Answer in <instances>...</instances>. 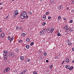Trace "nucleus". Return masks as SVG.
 <instances>
[{"label": "nucleus", "mask_w": 74, "mask_h": 74, "mask_svg": "<svg viewBox=\"0 0 74 74\" xmlns=\"http://www.w3.org/2000/svg\"><path fill=\"white\" fill-rule=\"evenodd\" d=\"M26 35V34L23 33H22L21 34V36H25Z\"/></svg>", "instance_id": "2eb2a0df"}, {"label": "nucleus", "mask_w": 74, "mask_h": 74, "mask_svg": "<svg viewBox=\"0 0 74 74\" xmlns=\"http://www.w3.org/2000/svg\"><path fill=\"white\" fill-rule=\"evenodd\" d=\"M70 23H73V21L72 20H70Z\"/></svg>", "instance_id": "c756f323"}, {"label": "nucleus", "mask_w": 74, "mask_h": 74, "mask_svg": "<svg viewBox=\"0 0 74 74\" xmlns=\"http://www.w3.org/2000/svg\"><path fill=\"white\" fill-rule=\"evenodd\" d=\"M19 29V26H17L16 27V29Z\"/></svg>", "instance_id": "58836bf2"}, {"label": "nucleus", "mask_w": 74, "mask_h": 74, "mask_svg": "<svg viewBox=\"0 0 74 74\" xmlns=\"http://www.w3.org/2000/svg\"><path fill=\"white\" fill-rule=\"evenodd\" d=\"M68 31H69V30H70V29H69V28H68Z\"/></svg>", "instance_id": "774afa93"}, {"label": "nucleus", "mask_w": 74, "mask_h": 74, "mask_svg": "<svg viewBox=\"0 0 74 74\" xmlns=\"http://www.w3.org/2000/svg\"><path fill=\"white\" fill-rule=\"evenodd\" d=\"M42 33L43 32V33H44V32H45V31H43V30H42Z\"/></svg>", "instance_id": "5fc2aeb1"}, {"label": "nucleus", "mask_w": 74, "mask_h": 74, "mask_svg": "<svg viewBox=\"0 0 74 74\" xmlns=\"http://www.w3.org/2000/svg\"><path fill=\"white\" fill-rule=\"evenodd\" d=\"M72 4H74V1L73 0L72 2Z\"/></svg>", "instance_id": "4c0bfd02"}, {"label": "nucleus", "mask_w": 74, "mask_h": 74, "mask_svg": "<svg viewBox=\"0 0 74 74\" xmlns=\"http://www.w3.org/2000/svg\"><path fill=\"white\" fill-rule=\"evenodd\" d=\"M66 32H69V29H67L66 30Z\"/></svg>", "instance_id": "e2e57ef3"}, {"label": "nucleus", "mask_w": 74, "mask_h": 74, "mask_svg": "<svg viewBox=\"0 0 74 74\" xmlns=\"http://www.w3.org/2000/svg\"><path fill=\"white\" fill-rule=\"evenodd\" d=\"M69 45H70V46L71 45V43H69Z\"/></svg>", "instance_id": "338daca9"}, {"label": "nucleus", "mask_w": 74, "mask_h": 74, "mask_svg": "<svg viewBox=\"0 0 74 74\" xmlns=\"http://www.w3.org/2000/svg\"><path fill=\"white\" fill-rule=\"evenodd\" d=\"M69 68H70V66H68L67 68L66 69H69Z\"/></svg>", "instance_id": "de8ad7c7"}, {"label": "nucleus", "mask_w": 74, "mask_h": 74, "mask_svg": "<svg viewBox=\"0 0 74 74\" xmlns=\"http://www.w3.org/2000/svg\"><path fill=\"white\" fill-rule=\"evenodd\" d=\"M58 9H59V10H61V9H62V6L60 5L59 7H58Z\"/></svg>", "instance_id": "0eeeda50"}, {"label": "nucleus", "mask_w": 74, "mask_h": 74, "mask_svg": "<svg viewBox=\"0 0 74 74\" xmlns=\"http://www.w3.org/2000/svg\"><path fill=\"white\" fill-rule=\"evenodd\" d=\"M1 32H2V30L0 28V33H1Z\"/></svg>", "instance_id": "864d4df0"}, {"label": "nucleus", "mask_w": 74, "mask_h": 74, "mask_svg": "<svg viewBox=\"0 0 74 74\" xmlns=\"http://www.w3.org/2000/svg\"><path fill=\"white\" fill-rule=\"evenodd\" d=\"M72 63H74V60L72 61Z\"/></svg>", "instance_id": "0e129e2a"}, {"label": "nucleus", "mask_w": 74, "mask_h": 74, "mask_svg": "<svg viewBox=\"0 0 74 74\" xmlns=\"http://www.w3.org/2000/svg\"><path fill=\"white\" fill-rule=\"evenodd\" d=\"M9 54L10 55V56H11V55L12 54V52L11 53H9Z\"/></svg>", "instance_id": "603ef678"}, {"label": "nucleus", "mask_w": 74, "mask_h": 74, "mask_svg": "<svg viewBox=\"0 0 74 74\" xmlns=\"http://www.w3.org/2000/svg\"><path fill=\"white\" fill-rule=\"evenodd\" d=\"M4 33L3 32L2 33V34H1L0 35V36H1V38H3V37H4Z\"/></svg>", "instance_id": "7ed1b4c3"}, {"label": "nucleus", "mask_w": 74, "mask_h": 74, "mask_svg": "<svg viewBox=\"0 0 74 74\" xmlns=\"http://www.w3.org/2000/svg\"><path fill=\"white\" fill-rule=\"evenodd\" d=\"M58 58V57L57 56L56 57H55V59H58V58Z\"/></svg>", "instance_id": "4d7b16f0"}, {"label": "nucleus", "mask_w": 74, "mask_h": 74, "mask_svg": "<svg viewBox=\"0 0 74 74\" xmlns=\"http://www.w3.org/2000/svg\"><path fill=\"white\" fill-rule=\"evenodd\" d=\"M51 31L50 33H53V30H54V28H52L51 29H50Z\"/></svg>", "instance_id": "39448f33"}, {"label": "nucleus", "mask_w": 74, "mask_h": 74, "mask_svg": "<svg viewBox=\"0 0 74 74\" xmlns=\"http://www.w3.org/2000/svg\"><path fill=\"white\" fill-rule=\"evenodd\" d=\"M69 7H67V8H66V10H69Z\"/></svg>", "instance_id": "69168bd1"}, {"label": "nucleus", "mask_w": 74, "mask_h": 74, "mask_svg": "<svg viewBox=\"0 0 74 74\" xmlns=\"http://www.w3.org/2000/svg\"><path fill=\"white\" fill-rule=\"evenodd\" d=\"M68 66L67 65L65 66V68H66L67 69V68Z\"/></svg>", "instance_id": "6e6d98bb"}, {"label": "nucleus", "mask_w": 74, "mask_h": 74, "mask_svg": "<svg viewBox=\"0 0 74 74\" xmlns=\"http://www.w3.org/2000/svg\"><path fill=\"white\" fill-rule=\"evenodd\" d=\"M72 50L73 51H74V48H72Z\"/></svg>", "instance_id": "680f3d73"}, {"label": "nucleus", "mask_w": 74, "mask_h": 74, "mask_svg": "<svg viewBox=\"0 0 74 74\" xmlns=\"http://www.w3.org/2000/svg\"><path fill=\"white\" fill-rule=\"evenodd\" d=\"M5 69H6L7 71H10V69L9 67H7Z\"/></svg>", "instance_id": "9d476101"}, {"label": "nucleus", "mask_w": 74, "mask_h": 74, "mask_svg": "<svg viewBox=\"0 0 74 74\" xmlns=\"http://www.w3.org/2000/svg\"><path fill=\"white\" fill-rule=\"evenodd\" d=\"M33 74H37V72L36 71H34L33 73Z\"/></svg>", "instance_id": "4be33fe9"}, {"label": "nucleus", "mask_w": 74, "mask_h": 74, "mask_svg": "<svg viewBox=\"0 0 74 74\" xmlns=\"http://www.w3.org/2000/svg\"><path fill=\"white\" fill-rule=\"evenodd\" d=\"M33 44H34V42H32L31 43L30 45L31 46H32V45H33Z\"/></svg>", "instance_id": "b1692460"}, {"label": "nucleus", "mask_w": 74, "mask_h": 74, "mask_svg": "<svg viewBox=\"0 0 74 74\" xmlns=\"http://www.w3.org/2000/svg\"><path fill=\"white\" fill-rule=\"evenodd\" d=\"M50 3H51H51H52V1H50Z\"/></svg>", "instance_id": "13d9d810"}, {"label": "nucleus", "mask_w": 74, "mask_h": 74, "mask_svg": "<svg viewBox=\"0 0 74 74\" xmlns=\"http://www.w3.org/2000/svg\"><path fill=\"white\" fill-rule=\"evenodd\" d=\"M19 51V49H16L15 51L16 52H18Z\"/></svg>", "instance_id": "5701e85b"}, {"label": "nucleus", "mask_w": 74, "mask_h": 74, "mask_svg": "<svg viewBox=\"0 0 74 74\" xmlns=\"http://www.w3.org/2000/svg\"><path fill=\"white\" fill-rule=\"evenodd\" d=\"M45 24H46V23L43 22L42 23V25H43V26H44V25H45Z\"/></svg>", "instance_id": "6ab92c4d"}, {"label": "nucleus", "mask_w": 74, "mask_h": 74, "mask_svg": "<svg viewBox=\"0 0 74 74\" xmlns=\"http://www.w3.org/2000/svg\"><path fill=\"white\" fill-rule=\"evenodd\" d=\"M74 68V67H73V66H71L69 68V70H73V69Z\"/></svg>", "instance_id": "423d86ee"}, {"label": "nucleus", "mask_w": 74, "mask_h": 74, "mask_svg": "<svg viewBox=\"0 0 74 74\" xmlns=\"http://www.w3.org/2000/svg\"><path fill=\"white\" fill-rule=\"evenodd\" d=\"M46 18H47V16H46L44 15L43 17V19L44 20V19H46Z\"/></svg>", "instance_id": "f8f14e48"}, {"label": "nucleus", "mask_w": 74, "mask_h": 74, "mask_svg": "<svg viewBox=\"0 0 74 74\" xmlns=\"http://www.w3.org/2000/svg\"><path fill=\"white\" fill-rule=\"evenodd\" d=\"M24 73V72L23 71L21 73H20L21 74H23Z\"/></svg>", "instance_id": "052dcab7"}, {"label": "nucleus", "mask_w": 74, "mask_h": 74, "mask_svg": "<svg viewBox=\"0 0 74 74\" xmlns=\"http://www.w3.org/2000/svg\"><path fill=\"white\" fill-rule=\"evenodd\" d=\"M60 35H61V34H60V33H59L57 34V36H60Z\"/></svg>", "instance_id": "a878e982"}, {"label": "nucleus", "mask_w": 74, "mask_h": 74, "mask_svg": "<svg viewBox=\"0 0 74 74\" xmlns=\"http://www.w3.org/2000/svg\"><path fill=\"white\" fill-rule=\"evenodd\" d=\"M10 42H11V41H12L14 40V37H12L11 39H10Z\"/></svg>", "instance_id": "9b49d317"}, {"label": "nucleus", "mask_w": 74, "mask_h": 74, "mask_svg": "<svg viewBox=\"0 0 74 74\" xmlns=\"http://www.w3.org/2000/svg\"><path fill=\"white\" fill-rule=\"evenodd\" d=\"M4 73H6V72H7V70L5 69L4 71Z\"/></svg>", "instance_id": "72a5a7b5"}, {"label": "nucleus", "mask_w": 74, "mask_h": 74, "mask_svg": "<svg viewBox=\"0 0 74 74\" xmlns=\"http://www.w3.org/2000/svg\"><path fill=\"white\" fill-rule=\"evenodd\" d=\"M65 62V61H63L62 62V64H63Z\"/></svg>", "instance_id": "ea45409f"}, {"label": "nucleus", "mask_w": 74, "mask_h": 74, "mask_svg": "<svg viewBox=\"0 0 74 74\" xmlns=\"http://www.w3.org/2000/svg\"><path fill=\"white\" fill-rule=\"evenodd\" d=\"M14 14H15L17 15H18V14H19V13L17 12H14Z\"/></svg>", "instance_id": "aec40b11"}, {"label": "nucleus", "mask_w": 74, "mask_h": 74, "mask_svg": "<svg viewBox=\"0 0 74 74\" xmlns=\"http://www.w3.org/2000/svg\"><path fill=\"white\" fill-rule=\"evenodd\" d=\"M28 13L29 15H31V14H32V13L30 11Z\"/></svg>", "instance_id": "bb28decb"}, {"label": "nucleus", "mask_w": 74, "mask_h": 74, "mask_svg": "<svg viewBox=\"0 0 74 74\" xmlns=\"http://www.w3.org/2000/svg\"><path fill=\"white\" fill-rule=\"evenodd\" d=\"M8 40H11V37H10V36H8Z\"/></svg>", "instance_id": "412c9836"}, {"label": "nucleus", "mask_w": 74, "mask_h": 74, "mask_svg": "<svg viewBox=\"0 0 74 74\" xmlns=\"http://www.w3.org/2000/svg\"><path fill=\"white\" fill-rule=\"evenodd\" d=\"M51 32V29L50 30L49 29H48V31H47V33H50V32Z\"/></svg>", "instance_id": "dca6fc26"}, {"label": "nucleus", "mask_w": 74, "mask_h": 74, "mask_svg": "<svg viewBox=\"0 0 74 74\" xmlns=\"http://www.w3.org/2000/svg\"><path fill=\"white\" fill-rule=\"evenodd\" d=\"M48 19H51V16H49L48 17Z\"/></svg>", "instance_id": "473e14b6"}, {"label": "nucleus", "mask_w": 74, "mask_h": 74, "mask_svg": "<svg viewBox=\"0 0 74 74\" xmlns=\"http://www.w3.org/2000/svg\"><path fill=\"white\" fill-rule=\"evenodd\" d=\"M71 12H74V10H72L71 11Z\"/></svg>", "instance_id": "a18cd8bd"}, {"label": "nucleus", "mask_w": 74, "mask_h": 74, "mask_svg": "<svg viewBox=\"0 0 74 74\" xmlns=\"http://www.w3.org/2000/svg\"><path fill=\"white\" fill-rule=\"evenodd\" d=\"M26 70H25V71H24V73L25 74V73H26Z\"/></svg>", "instance_id": "e433bc0d"}, {"label": "nucleus", "mask_w": 74, "mask_h": 74, "mask_svg": "<svg viewBox=\"0 0 74 74\" xmlns=\"http://www.w3.org/2000/svg\"><path fill=\"white\" fill-rule=\"evenodd\" d=\"M8 63L9 64H10L11 63V62L10 61H8Z\"/></svg>", "instance_id": "09e8293b"}, {"label": "nucleus", "mask_w": 74, "mask_h": 74, "mask_svg": "<svg viewBox=\"0 0 74 74\" xmlns=\"http://www.w3.org/2000/svg\"><path fill=\"white\" fill-rule=\"evenodd\" d=\"M68 27V26L67 25H66L65 26L64 29H67V28Z\"/></svg>", "instance_id": "393cba45"}, {"label": "nucleus", "mask_w": 74, "mask_h": 74, "mask_svg": "<svg viewBox=\"0 0 74 74\" xmlns=\"http://www.w3.org/2000/svg\"><path fill=\"white\" fill-rule=\"evenodd\" d=\"M9 15H8V16H7L5 18V19H7V18H8V16Z\"/></svg>", "instance_id": "79ce46f5"}, {"label": "nucleus", "mask_w": 74, "mask_h": 74, "mask_svg": "<svg viewBox=\"0 0 74 74\" xmlns=\"http://www.w3.org/2000/svg\"><path fill=\"white\" fill-rule=\"evenodd\" d=\"M49 12H47L46 13V15H48V14H49Z\"/></svg>", "instance_id": "cd10ccee"}, {"label": "nucleus", "mask_w": 74, "mask_h": 74, "mask_svg": "<svg viewBox=\"0 0 74 74\" xmlns=\"http://www.w3.org/2000/svg\"><path fill=\"white\" fill-rule=\"evenodd\" d=\"M72 31V32H73V30L72 29H70L69 31L70 32H71Z\"/></svg>", "instance_id": "c85d7f7f"}, {"label": "nucleus", "mask_w": 74, "mask_h": 74, "mask_svg": "<svg viewBox=\"0 0 74 74\" xmlns=\"http://www.w3.org/2000/svg\"><path fill=\"white\" fill-rule=\"evenodd\" d=\"M3 53L7 54L8 53V51H3Z\"/></svg>", "instance_id": "4468645a"}, {"label": "nucleus", "mask_w": 74, "mask_h": 74, "mask_svg": "<svg viewBox=\"0 0 74 74\" xmlns=\"http://www.w3.org/2000/svg\"><path fill=\"white\" fill-rule=\"evenodd\" d=\"M47 55V53H44V55L45 56H46V55Z\"/></svg>", "instance_id": "7c9ffc66"}, {"label": "nucleus", "mask_w": 74, "mask_h": 74, "mask_svg": "<svg viewBox=\"0 0 74 74\" xmlns=\"http://www.w3.org/2000/svg\"><path fill=\"white\" fill-rule=\"evenodd\" d=\"M45 29H46V28H45L43 29L42 30H43V31H45Z\"/></svg>", "instance_id": "3c124183"}, {"label": "nucleus", "mask_w": 74, "mask_h": 74, "mask_svg": "<svg viewBox=\"0 0 74 74\" xmlns=\"http://www.w3.org/2000/svg\"><path fill=\"white\" fill-rule=\"evenodd\" d=\"M66 18H63V20H64V21H67V19H65Z\"/></svg>", "instance_id": "a19ab883"}, {"label": "nucleus", "mask_w": 74, "mask_h": 74, "mask_svg": "<svg viewBox=\"0 0 74 74\" xmlns=\"http://www.w3.org/2000/svg\"><path fill=\"white\" fill-rule=\"evenodd\" d=\"M42 31L40 32V34H43V33H42Z\"/></svg>", "instance_id": "bf43d9fd"}, {"label": "nucleus", "mask_w": 74, "mask_h": 74, "mask_svg": "<svg viewBox=\"0 0 74 74\" xmlns=\"http://www.w3.org/2000/svg\"><path fill=\"white\" fill-rule=\"evenodd\" d=\"M8 54H5L4 56V60H7V58H8Z\"/></svg>", "instance_id": "f03ea898"}, {"label": "nucleus", "mask_w": 74, "mask_h": 74, "mask_svg": "<svg viewBox=\"0 0 74 74\" xmlns=\"http://www.w3.org/2000/svg\"><path fill=\"white\" fill-rule=\"evenodd\" d=\"M27 59V62H30V59H29V58H28Z\"/></svg>", "instance_id": "c9c22d12"}, {"label": "nucleus", "mask_w": 74, "mask_h": 74, "mask_svg": "<svg viewBox=\"0 0 74 74\" xmlns=\"http://www.w3.org/2000/svg\"><path fill=\"white\" fill-rule=\"evenodd\" d=\"M14 12H18V10H16Z\"/></svg>", "instance_id": "c03bdc74"}, {"label": "nucleus", "mask_w": 74, "mask_h": 74, "mask_svg": "<svg viewBox=\"0 0 74 74\" xmlns=\"http://www.w3.org/2000/svg\"><path fill=\"white\" fill-rule=\"evenodd\" d=\"M58 19H61V17L60 16H58Z\"/></svg>", "instance_id": "f704fd0d"}, {"label": "nucleus", "mask_w": 74, "mask_h": 74, "mask_svg": "<svg viewBox=\"0 0 74 74\" xmlns=\"http://www.w3.org/2000/svg\"><path fill=\"white\" fill-rule=\"evenodd\" d=\"M53 67V65H51L50 66V69H52Z\"/></svg>", "instance_id": "2f4dec72"}, {"label": "nucleus", "mask_w": 74, "mask_h": 74, "mask_svg": "<svg viewBox=\"0 0 74 74\" xmlns=\"http://www.w3.org/2000/svg\"><path fill=\"white\" fill-rule=\"evenodd\" d=\"M26 48H27V49H29L30 47H29V45H26Z\"/></svg>", "instance_id": "ddd939ff"}, {"label": "nucleus", "mask_w": 74, "mask_h": 74, "mask_svg": "<svg viewBox=\"0 0 74 74\" xmlns=\"http://www.w3.org/2000/svg\"><path fill=\"white\" fill-rule=\"evenodd\" d=\"M16 15L15 14H14V17H16Z\"/></svg>", "instance_id": "37998d69"}, {"label": "nucleus", "mask_w": 74, "mask_h": 74, "mask_svg": "<svg viewBox=\"0 0 74 74\" xmlns=\"http://www.w3.org/2000/svg\"><path fill=\"white\" fill-rule=\"evenodd\" d=\"M20 17L22 19H24V18H26L27 19L29 18V16L27 15L26 14V12L25 11L21 13L20 15Z\"/></svg>", "instance_id": "f257e3e1"}, {"label": "nucleus", "mask_w": 74, "mask_h": 74, "mask_svg": "<svg viewBox=\"0 0 74 74\" xmlns=\"http://www.w3.org/2000/svg\"><path fill=\"white\" fill-rule=\"evenodd\" d=\"M30 39L29 38H27L26 39V41L27 42H29L30 41Z\"/></svg>", "instance_id": "20e7f679"}, {"label": "nucleus", "mask_w": 74, "mask_h": 74, "mask_svg": "<svg viewBox=\"0 0 74 74\" xmlns=\"http://www.w3.org/2000/svg\"><path fill=\"white\" fill-rule=\"evenodd\" d=\"M20 59L21 60H23L24 58L23 56H20Z\"/></svg>", "instance_id": "6e6552de"}, {"label": "nucleus", "mask_w": 74, "mask_h": 74, "mask_svg": "<svg viewBox=\"0 0 74 74\" xmlns=\"http://www.w3.org/2000/svg\"><path fill=\"white\" fill-rule=\"evenodd\" d=\"M65 62L66 63H68L69 62V58H67L66 59Z\"/></svg>", "instance_id": "1a4fd4ad"}, {"label": "nucleus", "mask_w": 74, "mask_h": 74, "mask_svg": "<svg viewBox=\"0 0 74 74\" xmlns=\"http://www.w3.org/2000/svg\"><path fill=\"white\" fill-rule=\"evenodd\" d=\"M46 62H47V63H48V62H49V61H48V60H46Z\"/></svg>", "instance_id": "8fccbe9b"}, {"label": "nucleus", "mask_w": 74, "mask_h": 74, "mask_svg": "<svg viewBox=\"0 0 74 74\" xmlns=\"http://www.w3.org/2000/svg\"><path fill=\"white\" fill-rule=\"evenodd\" d=\"M23 41V40H19L18 42L19 43H21V42H22Z\"/></svg>", "instance_id": "a211bd4d"}, {"label": "nucleus", "mask_w": 74, "mask_h": 74, "mask_svg": "<svg viewBox=\"0 0 74 74\" xmlns=\"http://www.w3.org/2000/svg\"><path fill=\"white\" fill-rule=\"evenodd\" d=\"M14 72L15 73H17V70H15L14 71Z\"/></svg>", "instance_id": "49530a36"}, {"label": "nucleus", "mask_w": 74, "mask_h": 74, "mask_svg": "<svg viewBox=\"0 0 74 74\" xmlns=\"http://www.w3.org/2000/svg\"><path fill=\"white\" fill-rule=\"evenodd\" d=\"M12 57H14L15 55H14V54L12 52V55H11Z\"/></svg>", "instance_id": "f3484780"}]
</instances>
